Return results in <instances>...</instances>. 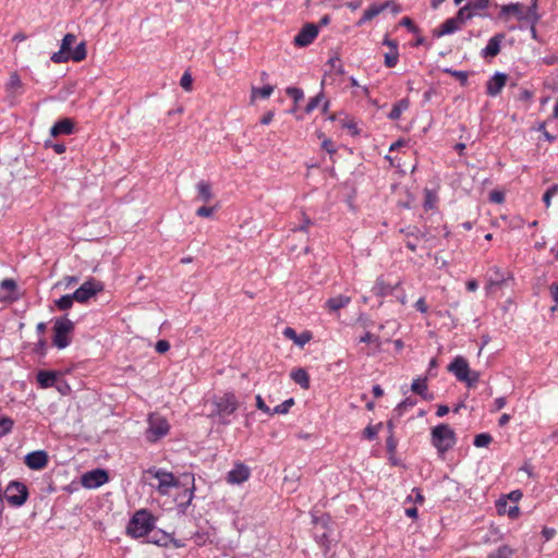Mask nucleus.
<instances>
[{"instance_id": "obj_1", "label": "nucleus", "mask_w": 558, "mask_h": 558, "mask_svg": "<svg viewBox=\"0 0 558 558\" xmlns=\"http://www.w3.org/2000/svg\"><path fill=\"white\" fill-rule=\"evenodd\" d=\"M207 404L210 408L208 416L210 418H217L218 422L223 425H228L230 423L228 417L239 408L238 399L233 392H225L220 396H214L208 400Z\"/></svg>"}, {"instance_id": "obj_2", "label": "nucleus", "mask_w": 558, "mask_h": 558, "mask_svg": "<svg viewBox=\"0 0 558 558\" xmlns=\"http://www.w3.org/2000/svg\"><path fill=\"white\" fill-rule=\"evenodd\" d=\"M155 521V517L148 510H137L128 523L126 533L134 538L146 536L153 531Z\"/></svg>"}, {"instance_id": "obj_3", "label": "nucleus", "mask_w": 558, "mask_h": 558, "mask_svg": "<svg viewBox=\"0 0 558 558\" xmlns=\"http://www.w3.org/2000/svg\"><path fill=\"white\" fill-rule=\"evenodd\" d=\"M432 442L440 453H444L454 446L456 434L447 424L437 425L432 429Z\"/></svg>"}, {"instance_id": "obj_4", "label": "nucleus", "mask_w": 558, "mask_h": 558, "mask_svg": "<svg viewBox=\"0 0 558 558\" xmlns=\"http://www.w3.org/2000/svg\"><path fill=\"white\" fill-rule=\"evenodd\" d=\"M74 330V323L66 316L56 318L53 325L52 343L58 349H64L70 344L69 335Z\"/></svg>"}, {"instance_id": "obj_5", "label": "nucleus", "mask_w": 558, "mask_h": 558, "mask_svg": "<svg viewBox=\"0 0 558 558\" xmlns=\"http://www.w3.org/2000/svg\"><path fill=\"white\" fill-rule=\"evenodd\" d=\"M170 429V425L166 417L158 413H153L148 416V427L145 432L146 439L150 442H156L165 437Z\"/></svg>"}, {"instance_id": "obj_6", "label": "nucleus", "mask_w": 558, "mask_h": 558, "mask_svg": "<svg viewBox=\"0 0 558 558\" xmlns=\"http://www.w3.org/2000/svg\"><path fill=\"white\" fill-rule=\"evenodd\" d=\"M147 473L158 481L156 489L161 496L168 495L171 488L180 486V481L171 472L151 468Z\"/></svg>"}, {"instance_id": "obj_7", "label": "nucleus", "mask_w": 558, "mask_h": 558, "mask_svg": "<svg viewBox=\"0 0 558 558\" xmlns=\"http://www.w3.org/2000/svg\"><path fill=\"white\" fill-rule=\"evenodd\" d=\"M4 497L11 506L21 507L27 500L28 489L23 483L12 481L4 490Z\"/></svg>"}, {"instance_id": "obj_8", "label": "nucleus", "mask_w": 558, "mask_h": 558, "mask_svg": "<svg viewBox=\"0 0 558 558\" xmlns=\"http://www.w3.org/2000/svg\"><path fill=\"white\" fill-rule=\"evenodd\" d=\"M104 290V284L96 280L89 279L85 281L78 289L72 293V298H75L76 302L85 303L90 298L95 296L98 292Z\"/></svg>"}, {"instance_id": "obj_9", "label": "nucleus", "mask_w": 558, "mask_h": 558, "mask_svg": "<svg viewBox=\"0 0 558 558\" xmlns=\"http://www.w3.org/2000/svg\"><path fill=\"white\" fill-rule=\"evenodd\" d=\"M109 480L108 473L101 469H95L82 475L81 483L85 488H97Z\"/></svg>"}, {"instance_id": "obj_10", "label": "nucleus", "mask_w": 558, "mask_h": 558, "mask_svg": "<svg viewBox=\"0 0 558 558\" xmlns=\"http://www.w3.org/2000/svg\"><path fill=\"white\" fill-rule=\"evenodd\" d=\"M76 36L74 34H66L61 41L60 50L53 52L51 61L54 63H63L69 61V53L72 51V45L75 43Z\"/></svg>"}, {"instance_id": "obj_11", "label": "nucleus", "mask_w": 558, "mask_h": 558, "mask_svg": "<svg viewBox=\"0 0 558 558\" xmlns=\"http://www.w3.org/2000/svg\"><path fill=\"white\" fill-rule=\"evenodd\" d=\"M318 35V25L308 23L294 37V45L298 47H306L313 43Z\"/></svg>"}, {"instance_id": "obj_12", "label": "nucleus", "mask_w": 558, "mask_h": 558, "mask_svg": "<svg viewBox=\"0 0 558 558\" xmlns=\"http://www.w3.org/2000/svg\"><path fill=\"white\" fill-rule=\"evenodd\" d=\"M388 8H391L395 14H398L400 12V7L396 4L393 1H387L383 4H373L367 10L364 11V14L360 23L373 20L375 16H377L379 13H381L384 10Z\"/></svg>"}, {"instance_id": "obj_13", "label": "nucleus", "mask_w": 558, "mask_h": 558, "mask_svg": "<svg viewBox=\"0 0 558 558\" xmlns=\"http://www.w3.org/2000/svg\"><path fill=\"white\" fill-rule=\"evenodd\" d=\"M508 75L505 73H495L486 84V93L490 97H496L506 86Z\"/></svg>"}, {"instance_id": "obj_14", "label": "nucleus", "mask_w": 558, "mask_h": 558, "mask_svg": "<svg viewBox=\"0 0 558 558\" xmlns=\"http://www.w3.org/2000/svg\"><path fill=\"white\" fill-rule=\"evenodd\" d=\"M25 464L31 470H41L48 464V454L44 450L29 452L25 456Z\"/></svg>"}, {"instance_id": "obj_15", "label": "nucleus", "mask_w": 558, "mask_h": 558, "mask_svg": "<svg viewBox=\"0 0 558 558\" xmlns=\"http://www.w3.org/2000/svg\"><path fill=\"white\" fill-rule=\"evenodd\" d=\"M448 371L451 372L458 380H466L470 372L466 360L462 356H456L454 360L449 364Z\"/></svg>"}, {"instance_id": "obj_16", "label": "nucleus", "mask_w": 558, "mask_h": 558, "mask_svg": "<svg viewBox=\"0 0 558 558\" xmlns=\"http://www.w3.org/2000/svg\"><path fill=\"white\" fill-rule=\"evenodd\" d=\"M250 477V469L239 463L231 471L228 472L227 481L231 484H242Z\"/></svg>"}, {"instance_id": "obj_17", "label": "nucleus", "mask_w": 558, "mask_h": 558, "mask_svg": "<svg viewBox=\"0 0 558 558\" xmlns=\"http://www.w3.org/2000/svg\"><path fill=\"white\" fill-rule=\"evenodd\" d=\"M399 286L400 281L396 282V284H390L383 277H378L372 291L377 296H387L391 295Z\"/></svg>"}, {"instance_id": "obj_18", "label": "nucleus", "mask_w": 558, "mask_h": 558, "mask_svg": "<svg viewBox=\"0 0 558 558\" xmlns=\"http://www.w3.org/2000/svg\"><path fill=\"white\" fill-rule=\"evenodd\" d=\"M283 336L292 340L296 345L301 348L304 347L312 339V333L310 331H304L301 335H298L295 330L291 327L284 328Z\"/></svg>"}, {"instance_id": "obj_19", "label": "nucleus", "mask_w": 558, "mask_h": 558, "mask_svg": "<svg viewBox=\"0 0 558 558\" xmlns=\"http://www.w3.org/2000/svg\"><path fill=\"white\" fill-rule=\"evenodd\" d=\"M74 129V123L71 119H62L58 122H56L52 128L50 129V134L52 136H59L61 134H71Z\"/></svg>"}, {"instance_id": "obj_20", "label": "nucleus", "mask_w": 558, "mask_h": 558, "mask_svg": "<svg viewBox=\"0 0 558 558\" xmlns=\"http://www.w3.org/2000/svg\"><path fill=\"white\" fill-rule=\"evenodd\" d=\"M150 542L159 546H168L170 543H172L177 548L183 546V544L174 539L171 534L165 533L162 531L156 532Z\"/></svg>"}, {"instance_id": "obj_21", "label": "nucleus", "mask_w": 558, "mask_h": 558, "mask_svg": "<svg viewBox=\"0 0 558 558\" xmlns=\"http://www.w3.org/2000/svg\"><path fill=\"white\" fill-rule=\"evenodd\" d=\"M350 302H351V298L350 296L340 294V295H337V296L328 299L326 301V307L330 312H337L340 308H343L347 305H349Z\"/></svg>"}, {"instance_id": "obj_22", "label": "nucleus", "mask_w": 558, "mask_h": 558, "mask_svg": "<svg viewBox=\"0 0 558 558\" xmlns=\"http://www.w3.org/2000/svg\"><path fill=\"white\" fill-rule=\"evenodd\" d=\"M460 29V25L457 23V19H448L446 20L438 29L434 31V36L441 37L445 35H449Z\"/></svg>"}, {"instance_id": "obj_23", "label": "nucleus", "mask_w": 558, "mask_h": 558, "mask_svg": "<svg viewBox=\"0 0 558 558\" xmlns=\"http://www.w3.org/2000/svg\"><path fill=\"white\" fill-rule=\"evenodd\" d=\"M502 38H504V35H501V34H498V35L492 37L483 50L484 57L497 56L500 51V43H501Z\"/></svg>"}, {"instance_id": "obj_24", "label": "nucleus", "mask_w": 558, "mask_h": 558, "mask_svg": "<svg viewBox=\"0 0 558 558\" xmlns=\"http://www.w3.org/2000/svg\"><path fill=\"white\" fill-rule=\"evenodd\" d=\"M57 374L51 371H39L37 374V381L41 388H49L54 386Z\"/></svg>"}, {"instance_id": "obj_25", "label": "nucleus", "mask_w": 558, "mask_h": 558, "mask_svg": "<svg viewBox=\"0 0 558 558\" xmlns=\"http://www.w3.org/2000/svg\"><path fill=\"white\" fill-rule=\"evenodd\" d=\"M196 190L198 193L197 199L203 203H208L214 197L213 192H211V185H210V183H208L206 181L198 182L196 184Z\"/></svg>"}, {"instance_id": "obj_26", "label": "nucleus", "mask_w": 558, "mask_h": 558, "mask_svg": "<svg viewBox=\"0 0 558 558\" xmlns=\"http://www.w3.org/2000/svg\"><path fill=\"white\" fill-rule=\"evenodd\" d=\"M490 271L494 272V277L489 278L487 289H490L495 286H501L508 278H510L509 274L502 272L497 266H493Z\"/></svg>"}, {"instance_id": "obj_27", "label": "nucleus", "mask_w": 558, "mask_h": 558, "mask_svg": "<svg viewBox=\"0 0 558 558\" xmlns=\"http://www.w3.org/2000/svg\"><path fill=\"white\" fill-rule=\"evenodd\" d=\"M291 378L294 383L300 385L303 389L310 387V377L304 368H295L291 372Z\"/></svg>"}, {"instance_id": "obj_28", "label": "nucleus", "mask_w": 558, "mask_h": 558, "mask_svg": "<svg viewBox=\"0 0 558 558\" xmlns=\"http://www.w3.org/2000/svg\"><path fill=\"white\" fill-rule=\"evenodd\" d=\"M411 390L425 400H429L432 398V396L427 393L426 378L418 377L414 379L411 385Z\"/></svg>"}, {"instance_id": "obj_29", "label": "nucleus", "mask_w": 558, "mask_h": 558, "mask_svg": "<svg viewBox=\"0 0 558 558\" xmlns=\"http://www.w3.org/2000/svg\"><path fill=\"white\" fill-rule=\"evenodd\" d=\"M410 107V100L408 98H403L393 105L391 111L388 114L390 120H399L402 112L408 110Z\"/></svg>"}, {"instance_id": "obj_30", "label": "nucleus", "mask_w": 558, "mask_h": 558, "mask_svg": "<svg viewBox=\"0 0 558 558\" xmlns=\"http://www.w3.org/2000/svg\"><path fill=\"white\" fill-rule=\"evenodd\" d=\"M184 477L190 480L192 486L189 488H185L182 494L183 498L186 499L184 502L182 501L179 504V507L182 508V511H184L192 502V500L194 498V490H195L194 476L193 475H184Z\"/></svg>"}, {"instance_id": "obj_31", "label": "nucleus", "mask_w": 558, "mask_h": 558, "mask_svg": "<svg viewBox=\"0 0 558 558\" xmlns=\"http://www.w3.org/2000/svg\"><path fill=\"white\" fill-rule=\"evenodd\" d=\"M86 56H87L86 44H85V41H81L69 53V60H73L75 62H81L86 58Z\"/></svg>"}, {"instance_id": "obj_32", "label": "nucleus", "mask_w": 558, "mask_h": 558, "mask_svg": "<svg viewBox=\"0 0 558 558\" xmlns=\"http://www.w3.org/2000/svg\"><path fill=\"white\" fill-rule=\"evenodd\" d=\"M501 13L507 14V15H509V14L515 15L518 17V20L524 19L522 5L519 3H510L507 5H504L501 9Z\"/></svg>"}, {"instance_id": "obj_33", "label": "nucleus", "mask_w": 558, "mask_h": 558, "mask_svg": "<svg viewBox=\"0 0 558 558\" xmlns=\"http://www.w3.org/2000/svg\"><path fill=\"white\" fill-rule=\"evenodd\" d=\"M75 298H72V294L62 295L60 299L54 301L56 306L60 311H66L72 307Z\"/></svg>"}, {"instance_id": "obj_34", "label": "nucleus", "mask_w": 558, "mask_h": 558, "mask_svg": "<svg viewBox=\"0 0 558 558\" xmlns=\"http://www.w3.org/2000/svg\"><path fill=\"white\" fill-rule=\"evenodd\" d=\"M274 89L275 88L271 85H266L263 87H253L252 99H255L256 97L268 98L272 94Z\"/></svg>"}, {"instance_id": "obj_35", "label": "nucleus", "mask_w": 558, "mask_h": 558, "mask_svg": "<svg viewBox=\"0 0 558 558\" xmlns=\"http://www.w3.org/2000/svg\"><path fill=\"white\" fill-rule=\"evenodd\" d=\"M14 421L8 416L0 420V438L12 432Z\"/></svg>"}, {"instance_id": "obj_36", "label": "nucleus", "mask_w": 558, "mask_h": 558, "mask_svg": "<svg viewBox=\"0 0 558 558\" xmlns=\"http://www.w3.org/2000/svg\"><path fill=\"white\" fill-rule=\"evenodd\" d=\"M359 342L373 343L376 347V349H380V347H381V341H380L379 336L374 335V333H372L369 331L365 332L359 339Z\"/></svg>"}, {"instance_id": "obj_37", "label": "nucleus", "mask_w": 558, "mask_h": 558, "mask_svg": "<svg viewBox=\"0 0 558 558\" xmlns=\"http://www.w3.org/2000/svg\"><path fill=\"white\" fill-rule=\"evenodd\" d=\"M0 289L7 293L3 298L10 296L16 290V282L13 279H4L0 282Z\"/></svg>"}, {"instance_id": "obj_38", "label": "nucleus", "mask_w": 558, "mask_h": 558, "mask_svg": "<svg viewBox=\"0 0 558 558\" xmlns=\"http://www.w3.org/2000/svg\"><path fill=\"white\" fill-rule=\"evenodd\" d=\"M493 441V437L487 433H482L475 436L474 446L477 448L486 447Z\"/></svg>"}, {"instance_id": "obj_39", "label": "nucleus", "mask_w": 558, "mask_h": 558, "mask_svg": "<svg viewBox=\"0 0 558 558\" xmlns=\"http://www.w3.org/2000/svg\"><path fill=\"white\" fill-rule=\"evenodd\" d=\"M513 550L509 546H500L496 551L492 553L488 558H510Z\"/></svg>"}, {"instance_id": "obj_40", "label": "nucleus", "mask_w": 558, "mask_h": 558, "mask_svg": "<svg viewBox=\"0 0 558 558\" xmlns=\"http://www.w3.org/2000/svg\"><path fill=\"white\" fill-rule=\"evenodd\" d=\"M472 17V12L470 11V5H465L461 8L457 15L453 19H457V23L461 26L465 21Z\"/></svg>"}, {"instance_id": "obj_41", "label": "nucleus", "mask_w": 558, "mask_h": 558, "mask_svg": "<svg viewBox=\"0 0 558 558\" xmlns=\"http://www.w3.org/2000/svg\"><path fill=\"white\" fill-rule=\"evenodd\" d=\"M294 404V400L292 398L283 401L281 404L275 407L272 409L271 415L274 414H286L289 412L290 408Z\"/></svg>"}, {"instance_id": "obj_42", "label": "nucleus", "mask_w": 558, "mask_h": 558, "mask_svg": "<svg viewBox=\"0 0 558 558\" xmlns=\"http://www.w3.org/2000/svg\"><path fill=\"white\" fill-rule=\"evenodd\" d=\"M399 60V52L398 50L390 49L389 52L385 54V65L387 68H393Z\"/></svg>"}, {"instance_id": "obj_43", "label": "nucleus", "mask_w": 558, "mask_h": 558, "mask_svg": "<svg viewBox=\"0 0 558 558\" xmlns=\"http://www.w3.org/2000/svg\"><path fill=\"white\" fill-rule=\"evenodd\" d=\"M446 73H449L453 77L460 81L461 85L465 86L468 84L469 73L464 71H457L451 69H445Z\"/></svg>"}, {"instance_id": "obj_44", "label": "nucleus", "mask_w": 558, "mask_h": 558, "mask_svg": "<svg viewBox=\"0 0 558 558\" xmlns=\"http://www.w3.org/2000/svg\"><path fill=\"white\" fill-rule=\"evenodd\" d=\"M323 98H324L323 93H319L315 97L311 98L308 104L305 107V112L311 113L314 109H316L319 106V104L322 102Z\"/></svg>"}, {"instance_id": "obj_45", "label": "nucleus", "mask_w": 558, "mask_h": 558, "mask_svg": "<svg viewBox=\"0 0 558 558\" xmlns=\"http://www.w3.org/2000/svg\"><path fill=\"white\" fill-rule=\"evenodd\" d=\"M286 93L294 100L295 104H298L304 97L303 90L298 87H288Z\"/></svg>"}, {"instance_id": "obj_46", "label": "nucleus", "mask_w": 558, "mask_h": 558, "mask_svg": "<svg viewBox=\"0 0 558 558\" xmlns=\"http://www.w3.org/2000/svg\"><path fill=\"white\" fill-rule=\"evenodd\" d=\"M328 64L330 65L331 70H333L337 74L342 75L344 73L343 65L339 57H331L328 60Z\"/></svg>"}, {"instance_id": "obj_47", "label": "nucleus", "mask_w": 558, "mask_h": 558, "mask_svg": "<svg viewBox=\"0 0 558 558\" xmlns=\"http://www.w3.org/2000/svg\"><path fill=\"white\" fill-rule=\"evenodd\" d=\"M22 87V82L20 76L16 73L11 74L10 80L8 82L9 92H15L16 89Z\"/></svg>"}, {"instance_id": "obj_48", "label": "nucleus", "mask_w": 558, "mask_h": 558, "mask_svg": "<svg viewBox=\"0 0 558 558\" xmlns=\"http://www.w3.org/2000/svg\"><path fill=\"white\" fill-rule=\"evenodd\" d=\"M401 233H404L408 240L415 239L417 240L420 235H422V232L416 227H408L405 229L400 230Z\"/></svg>"}, {"instance_id": "obj_49", "label": "nucleus", "mask_w": 558, "mask_h": 558, "mask_svg": "<svg viewBox=\"0 0 558 558\" xmlns=\"http://www.w3.org/2000/svg\"><path fill=\"white\" fill-rule=\"evenodd\" d=\"M466 376H468V379L462 380V381L465 383L469 388L474 387L480 380V373L476 371L470 369L469 375H466Z\"/></svg>"}, {"instance_id": "obj_50", "label": "nucleus", "mask_w": 558, "mask_h": 558, "mask_svg": "<svg viewBox=\"0 0 558 558\" xmlns=\"http://www.w3.org/2000/svg\"><path fill=\"white\" fill-rule=\"evenodd\" d=\"M558 192V186L553 185L549 187L545 194L543 195V202L545 203L546 207L550 206L551 197Z\"/></svg>"}, {"instance_id": "obj_51", "label": "nucleus", "mask_w": 558, "mask_h": 558, "mask_svg": "<svg viewBox=\"0 0 558 558\" xmlns=\"http://www.w3.org/2000/svg\"><path fill=\"white\" fill-rule=\"evenodd\" d=\"M416 404V401L412 398H407L402 402H400L396 409V411L399 412V414H402V411L407 410L408 408H412Z\"/></svg>"}, {"instance_id": "obj_52", "label": "nucleus", "mask_w": 558, "mask_h": 558, "mask_svg": "<svg viewBox=\"0 0 558 558\" xmlns=\"http://www.w3.org/2000/svg\"><path fill=\"white\" fill-rule=\"evenodd\" d=\"M192 84H193V78H192L191 74L184 73L180 80L181 87L185 90H191Z\"/></svg>"}, {"instance_id": "obj_53", "label": "nucleus", "mask_w": 558, "mask_h": 558, "mask_svg": "<svg viewBox=\"0 0 558 558\" xmlns=\"http://www.w3.org/2000/svg\"><path fill=\"white\" fill-rule=\"evenodd\" d=\"M380 426H381V424H378L377 426H372V425L367 426V427L364 429V436H365L367 439H369V440L374 439V438L377 436V434H378V428H379Z\"/></svg>"}, {"instance_id": "obj_54", "label": "nucleus", "mask_w": 558, "mask_h": 558, "mask_svg": "<svg viewBox=\"0 0 558 558\" xmlns=\"http://www.w3.org/2000/svg\"><path fill=\"white\" fill-rule=\"evenodd\" d=\"M255 399L256 408L263 411L264 413L271 415L272 410L264 402L263 398L259 395H257Z\"/></svg>"}, {"instance_id": "obj_55", "label": "nucleus", "mask_w": 558, "mask_h": 558, "mask_svg": "<svg viewBox=\"0 0 558 558\" xmlns=\"http://www.w3.org/2000/svg\"><path fill=\"white\" fill-rule=\"evenodd\" d=\"M214 207L202 206L196 210L198 217L208 218L214 214Z\"/></svg>"}, {"instance_id": "obj_56", "label": "nucleus", "mask_w": 558, "mask_h": 558, "mask_svg": "<svg viewBox=\"0 0 558 558\" xmlns=\"http://www.w3.org/2000/svg\"><path fill=\"white\" fill-rule=\"evenodd\" d=\"M400 24L402 26H405L410 32L412 33H417L418 32V28L414 25L413 21L405 16L401 20Z\"/></svg>"}, {"instance_id": "obj_57", "label": "nucleus", "mask_w": 558, "mask_h": 558, "mask_svg": "<svg viewBox=\"0 0 558 558\" xmlns=\"http://www.w3.org/2000/svg\"><path fill=\"white\" fill-rule=\"evenodd\" d=\"M155 349L158 353H166L170 349V343L167 340L157 341Z\"/></svg>"}, {"instance_id": "obj_58", "label": "nucleus", "mask_w": 558, "mask_h": 558, "mask_svg": "<svg viewBox=\"0 0 558 558\" xmlns=\"http://www.w3.org/2000/svg\"><path fill=\"white\" fill-rule=\"evenodd\" d=\"M414 306L421 313H426L428 311V306L426 305L424 298H420Z\"/></svg>"}, {"instance_id": "obj_59", "label": "nucleus", "mask_w": 558, "mask_h": 558, "mask_svg": "<svg viewBox=\"0 0 558 558\" xmlns=\"http://www.w3.org/2000/svg\"><path fill=\"white\" fill-rule=\"evenodd\" d=\"M532 97H533V94L529 89H522L519 95V99L521 101H530L532 99Z\"/></svg>"}, {"instance_id": "obj_60", "label": "nucleus", "mask_w": 558, "mask_h": 558, "mask_svg": "<svg viewBox=\"0 0 558 558\" xmlns=\"http://www.w3.org/2000/svg\"><path fill=\"white\" fill-rule=\"evenodd\" d=\"M274 116H275L274 111H268V112H266V113L262 117V119H260V123H262V124H264V125H268V124L272 121Z\"/></svg>"}, {"instance_id": "obj_61", "label": "nucleus", "mask_w": 558, "mask_h": 558, "mask_svg": "<svg viewBox=\"0 0 558 558\" xmlns=\"http://www.w3.org/2000/svg\"><path fill=\"white\" fill-rule=\"evenodd\" d=\"M63 281L65 283V287L69 288V287H72V286H74V284H76L78 282V277H76V276H66V277H64Z\"/></svg>"}, {"instance_id": "obj_62", "label": "nucleus", "mask_w": 558, "mask_h": 558, "mask_svg": "<svg viewBox=\"0 0 558 558\" xmlns=\"http://www.w3.org/2000/svg\"><path fill=\"white\" fill-rule=\"evenodd\" d=\"M506 403H507V401H506L505 397H499V398L495 399V402H494L495 411L501 410L506 405Z\"/></svg>"}, {"instance_id": "obj_63", "label": "nucleus", "mask_w": 558, "mask_h": 558, "mask_svg": "<svg viewBox=\"0 0 558 558\" xmlns=\"http://www.w3.org/2000/svg\"><path fill=\"white\" fill-rule=\"evenodd\" d=\"M36 352L44 355L46 352V341L44 339H39L36 344Z\"/></svg>"}, {"instance_id": "obj_64", "label": "nucleus", "mask_w": 558, "mask_h": 558, "mask_svg": "<svg viewBox=\"0 0 558 558\" xmlns=\"http://www.w3.org/2000/svg\"><path fill=\"white\" fill-rule=\"evenodd\" d=\"M550 294L556 304H558V283H553L550 286Z\"/></svg>"}]
</instances>
